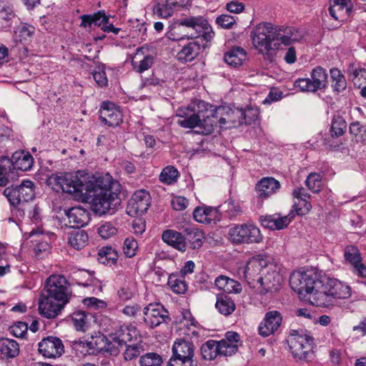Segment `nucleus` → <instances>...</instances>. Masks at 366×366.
<instances>
[{
	"label": "nucleus",
	"instance_id": "f257e3e1",
	"mask_svg": "<svg viewBox=\"0 0 366 366\" xmlns=\"http://www.w3.org/2000/svg\"><path fill=\"white\" fill-rule=\"evenodd\" d=\"M46 182L56 192L91 197L92 209L99 215L114 209L120 203L119 184L114 182L109 174L94 175L85 171H78L75 176L53 174Z\"/></svg>",
	"mask_w": 366,
	"mask_h": 366
},
{
	"label": "nucleus",
	"instance_id": "f03ea898",
	"mask_svg": "<svg viewBox=\"0 0 366 366\" xmlns=\"http://www.w3.org/2000/svg\"><path fill=\"white\" fill-rule=\"evenodd\" d=\"M224 110V107H217L203 100H197L187 108L177 110V123L186 129L197 128V132L199 134H210L217 124L221 128H227L224 127L227 123L235 122L232 117L234 114V111L227 112L226 117H219Z\"/></svg>",
	"mask_w": 366,
	"mask_h": 366
},
{
	"label": "nucleus",
	"instance_id": "7ed1b4c3",
	"mask_svg": "<svg viewBox=\"0 0 366 366\" xmlns=\"http://www.w3.org/2000/svg\"><path fill=\"white\" fill-rule=\"evenodd\" d=\"M182 26L191 28L195 31L194 35H184L192 41L179 45L180 49L177 53V59L185 63L193 61L199 55L201 48L204 47L203 41H211L214 36V32L207 19L204 16H189L179 20L177 25L172 27L167 33L168 38L173 41H182L184 39V36H180L177 34Z\"/></svg>",
	"mask_w": 366,
	"mask_h": 366
},
{
	"label": "nucleus",
	"instance_id": "20e7f679",
	"mask_svg": "<svg viewBox=\"0 0 366 366\" xmlns=\"http://www.w3.org/2000/svg\"><path fill=\"white\" fill-rule=\"evenodd\" d=\"M252 44L264 57L273 61L281 44L289 46L302 38L300 31L294 27L277 28L269 23H262L251 33Z\"/></svg>",
	"mask_w": 366,
	"mask_h": 366
},
{
	"label": "nucleus",
	"instance_id": "39448f33",
	"mask_svg": "<svg viewBox=\"0 0 366 366\" xmlns=\"http://www.w3.org/2000/svg\"><path fill=\"white\" fill-rule=\"evenodd\" d=\"M114 325L108 336H99L95 340L83 344V347H88L87 352L94 354L96 352L105 351L117 355L121 347L134 340H137L139 332L135 327L119 323Z\"/></svg>",
	"mask_w": 366,
	"mask_h": 366
},
{
	"label": "nucleus",
	"instance_id": "423d86ee",
	"mask_svg": "<svg viewBox=\"0 0 366 366\" xmlns=\"http://www.w3.org/2000/svg\"><path fill=\"white\" fill-rule=\"evenodd\" d=\"M352 295V288L347 283L336 278L327 277L322 280V287L315 296H312L317 307L332 305L334 299H348Z\"/></svg>",
	"mask_w": 366,
	"mask_h": 366
},
{
	"label": "nucleus",
	"instance_id": "0eeeda50",
	"mask_svg": "<svg viewBox=\"0 0 366 366\" xmlns=\"http://www.w3.org/2000/svg\"><path fill=\"white\" fill-rule=\"evenodd\" d=\"M290 285L300 298L306 300L315 305L312 296H315L318 293L320 288L322 287V280L312 274L296 271L290 275Z\"/></svg>",
	"mask_w": 366,
	"mask_h": 366
},
{
	"label": "nucleus",
	"instance_id": "6e6552de",
	"mask_svg": "<svg viewBox=\"0 0 366 366\" xmlns=\"http://www.w3.org/2000/svg\"><path fill=\"white\" fill-rule=\"evenodd\" d=\"M287 342L294 358L307 360L312 357L315 341L310 332L303 329L291 330Z\"/></svg>",
	"mask_w": 366,
	"mask_h": 366
},
{
	"label": "nucleus",
	"instance_id": "1a4fd4ad",
	"mask_svg": "<svg viewBox=\"0 0 366 366\" xmlns=\"http://www.w3.org/2000/svg\"><path fill=\"white\" fill-rule=\"evenodd\" d=\"M228 239L234 244L259 243L263 239L260 229L254 224H236L227 232Z\"/></svg>",
	"mask_w": 366,
	"mask_h": 366
},
{
	"label": "nucleus",
	"instance_id": "9d476101",
	"mask_svg": "<svg viewBox=\"0 0 366 366\" xmlns=\"http://www.w3.org/2000/svg\"><path fill=\"white\" fill-rule=\"evenodd\" d=\"M194 345L192 342L179 338L172 346V356L167 366H197L194 358Z\"/></svg>",
	"mask_w": 366,
	"mask_h": 366
},
{
	"label": "nucleus",
	"instance_id": "9b49d317",
	"mask_svg": "<svg viewBox=\"0 0 366 366\" xmlns=\"http://www.w3.org/2000/svg\"><path fill=\"white\" fill-rule=\"evenodd\" d=\"M42 294L65 304L69 303L71 297L69 284L61 274H52L47 278Z\"/></svg>",
	"mask_w": 366,
	"mask_h": 366
},
{
	"label": "nucleus",
	"instance_id": "f8f14e48",
	"mask_svg": "<svg viewBox=\"0 0 366 366\" xmlns=\"http://www.w3.org/2000/svg\"><path fill=\"white\" fill-rule=\"evenodd\" d=\"M328 85V75L325 69L317 66L312 69L310 78H300L295 80L294 86L302 92L315 93L325 89Z\"/></svg>",
	"mask_w": 366,
	"mask_h": 366
},
{
	"label": "nucleus",
	"instance_id": "ddd939ff",
	"mask_svg": "<svg viewBox=\"0 0 366 366\" xmlns=\"http://www.w3.org/2000/svg\"><path fill=\"white\" fill-rule=\"evenodd\" d=\"M3 194L12 206L17 207L21 202L33 199L35 195V184L29 179H24L15 187H6Z\"/></svg>",
	"mask_w": 366,
	"mask_h": 366
},
{
	"label": "nucleus",
	"instance_id": "4468645a",
	"mask_svg": "<svg viewBox=\"0 0 366 366\" xmlns=\"http://www.w3.org/2000/svg\"><path fill=\"white\" fill-rule=\"evenodd\" d=\"M267 267V259L264 255L259 254L249 259L245 267L239 270V273L242 274L249 285H253L261 277L259 276L261 271Z\"/></svg>",
	"mask_w": 366,
	"mask_h": 366
},
{
	"label": "nucleus",
	"instance_id": "2eb2a0df",
	"mask_svg": "<svg viewBox=\"0 0 366 366\" xmlns=\"http://www.w3.org/2000/svg\"><path fill=\"white\" fill-rule=\"evenodd\" d=\"M189 0H152L153 14L160 19L172 16L175 10L186 6Z\"/></svg>",
	"mask_w": 366,
	"mask_h": 366
},
{
	"label": "nucleus",
	"instance_id": "dca6fc26",
	"mask_svg": "<svg viewBox=\"0 0 366 366\" xmlns=\"http://www.w3.org/2000/svg\"><path fill=\"white\" fill-rule=\"evenodd\" d=\"M143 313L144 322L152 328L170 320L168 311L160 305L150 304L144 308Z\"/></svg>",
	"mask_w": 366,
	"mask_h": 366
},
{
	"label": "nucleus",
	"instance_id": "f3484780",
	"mask_svg": "<svg viewBox=\"0 0 366 366\" xmlns=\"http://www.w3.org/2000/svg\"><path fill=\"white\" fill-rule=\"evenodd\" d=\"M38 350L44 357L55 359L61 356L64 347L59 338L49 336L39 342Z\"/></svg>",
	"mask_w": 366,
	"mask_h": 366
},
{
	"label": "nucleus",
	"instance_id": "a211bd4d",
	"mask_svg": "<svg viewBox=\"0 0 366 366\" xmlns=\"http://www.w3.org/2000/svg\"><path fill=\"white\" fill-rule=\"evenodd\" d=\"M66 305L41 293L39 300V313L46 318L53 319L61 313Z\"/></svg>",
	"mask_w": 366,
	"mask_h": 366
},
{
	"label": "nucleus",
	"instance_id": "6ab92c4d",
	"mask_svg": "<svg viewBox=\"0 0 366 366\" xmlns=\"http://www.w3.org/2000/svg\"><path fill=\"white\" fill-rule=\"evenodd\" d=\"M99 114L102 122L109 127H117L122 122V114L119 107L112 102H103Z\"/></svg>",
	"mask_w": 366,
	"mask_h": 366
},
{
	"label": "nucleus",
	"instance_id": "aec40b11",
	"mask_svg": "<svg viewBox=\"0 0 366 366\" xmlns=\"http://www.w3.org/2000/svg\"><path fill=\"white\" fill-rule=\"evenodd\" d=\"M282 321V317L278 311L274 310L267 312L258 327L259 334L264 337L274 334L280 327Z\"/></svg>",
	"mask_w": 366,
	"mask_h": 366
},
{
	"label": "nucleus",
	"instance_id": "412c9836",
	"mask_svg": "<svg viewBox=\"0 0 366 366\" xmlns=\"http://www.w3.org/2000/svg\"><path fill=\"white\" fill-rule=\"evenodd\" d=\"M280 188L279 181L273 177H263L257 182L255 192L259 201L262 202L277 193Z\"/></svg>",
	"mask_w": 366,
	"mask_h": 366
},
{
	"label": "nucleus",
	"instance_id": "4be33fe9",
	"mask_svg": "<svg viewBox=\"0 0 366 366\" xmlns=\"http://www.w3.org/2000/svg\"><path fill=\"white\" fill-rule=\"evenodd\" d=\"M154 63V57L149 54L147 46H142L137 49L132 60L133 69L138 73H142L148 70Z\"/></svg>",
	"mask_w": 366,
	"mask_h": 366
},
{
	"label": "nucleus",
	"instance_id": "5701e85b",
	"mask_svg": "<svg viewBox=\"0 0 366 366\" xmlns=\"http://www.w3.org/2000/svg\"><path fill=\"white\" fill-rule=\"evenodd\" d=\"M220 347V355L231 356L235 354L240 345L242 341L240 335L234 331L227 332L224 338L218 341Z\"/></svg>",
	"mask_w": 366,
	"mask_h": 366
},
{
	"label": "nucleus",
	"instance_id": "b1692460",
	"mask_svg": "<svg viewBox=\"0 0 366 366\" xmlns=\"http://www.w3.org/2000/svg\"><path fill=\"white\" fill-rule=\"evenodd\" d=\"M294 217V212L292 211L288 215L281 216L280 214H274L261 216L259 219L264 227L272 230H280L287 227Z\"/></svg>",
	"mask_w": 366,
	"mask_h": 366
},
{
	"label": "nucleus",
	"instance_id": "393cba45",
	"mask_svg": "<svg viewBox=\"0 0 366 366\" xmlns=\"http://www.w3.org/2000/svg\"><path fill=\"white\" fill-rule=\"evenodd\" d=\"M92 315L82 310H75L67 318V322L78 332H85L91 325Z\"/></svg>",
	"mask_w": 366,
	"mask_h": 366
},
{
	"label": "nucleus",
	"instance_id": "a878e982",
	"mask_svg": "<svg viewBox=\"0 0 366 366\" xmlns=\"http://www.w3.org/2000/svg\"><path fill=\"white\" fill-rule=\"evenodd\" d=\"M292 197L297 199L293 204V210L297 215H305L307 214L312 209V204L307 202V199L310 195L305 192L303 187H299L293 190Z\"/></svg>",
	"mask_w": 366,
	"mask_h": 366
},
{
	"label": "nucleus",
	"instance_id": "bb28decb",
	"mask_svg": "<svg viewBox=\"0 0 366 366\" xmlns=\"http://www.w3.org/2000/svg\"><path fill=\"white\" fill-rule=\"evenodd\" d=\"M149 194L144 189L137 191L129 200L127 209L128 214L134 212L135 214L143 213L148 209Z\"/></svg>",
	"mask_w": 366,
	"mask_h": 366
},
{
	"label": "nucleus",
	"instance_id": "cd10ccee",
	"mask_svg": "<svg viewBox=\"0 0 366 366\" xmlns=\"http://www.w3.org/2000/svg\"><path fill=\"white\" fill-rule=\"evenodd\" d=\"M66 214L70 227L80 228L89 221V212L80 207L71 208L66 212Z\"/></svg>",
	"mask_w": 366,
	"mask_h": 366
},
{
	"label": "nucleus",
	"instance_id": "c85d7f7f",
	"mask_svg": "<svg viewBox=\"0 0 366 366\" xmlns=\"http://www.w3.org/2000/svg\"><path fill=\"white\" fill-rule=\"evenodd\" d=\"M10 162H12V168L14 169L29 171L34 164V158L29 152L19 150L12 154Z\"/></svg>",
	"mask_w": 366,
	"mask_h": 366
},
{
	"label": "nucleus",
	"instance_id": "c756f323",
	"mask_svg": "<svg viewBox=\"0 0 366 366\" xmlns=\"http://www.w3.org/2000/svg\"><path fill=\"white\" fill-rule=\"evenodd\" d=\"M352 9L351 0H331L329 12L331 16L338 20L350 16Z\"/></svg>",
	"mask_w": 366,
	"mask_h": 366
},
{
	"label": "nucleus",
	"instance_id": "7c9ffc66",
	"mask_svg": "<svg viewBox=\"0 0 366 366\" xmlns=\"http://www.w3.org/2000/svg\"><path fill=\"white\" fill-rule=\"evenodd\" d=\"M247 59V51L240 46H232L224 55V61L234 68L242 66Z\"/></svg>",
	"mask_w": 366,
	"mask_h": 366
},
{
	"label": "nucleus",
	"instance_id": "2f4dec72",
	"mask_svg": "<svg viewBox=\"0 0 366 366\" xmlns=\"http://www.w3.org/2000/svg\"><path fill=\"white\" fill-rule=\"evenodd\" d=\"M162 240L168 245L181 252L186 250L185 237L179 232L173 229H167L163 232Z\"/></svg>",
	"mask_w": 366,
	"mask_h": 366
},
{
	"label": "nucleus",
	"instance_id": "473e14b6",
	"mask_svg": "<svg viewBox=\"0 0 366 366\" xmlns=\"http://www.w3.org/2000/svg\"><path fill=\"white\" fill-rule=\"evenodd\" d=\"M20 349L19 343L12 339H0V359L9 360L17 357Z\"/></svg>",
	"mask_w": 366,
	"mask_h": 366
},
{
	"label": "nucleus",
	"instance_id": "72a5a7b5",
	"mask_svg": "<svg viewBox=\"0 0 366 366\" xmlns=\"http://www.w3.org/2000/svg\"><path fill=\"white\" fill-rule=\"evenodd\" d=\"M282 276L278 272L274 270L267 271L264 277L257 279V282H259L262 286L267 291H277L280 289L282 283Z\"/></svg>",
	"mask_w": 366,
	"mask_h": 366
},
{
	"label": "nucleus",
	"instance_id": "f704fd0d",
	"mask_svg": "<svg viewBox=\"0 0 366 366\" xmlns=\"http://www.w3.org/2000/svg\"><path fill=\"white\" fill-rule=\"evenodd\" d=\"M217 217V209L205 205L196 207L193 212L194 219L200 223L210 224L215 221Z\"/></svg>",
	"mask_w": 366,
	"mask_h": 366
},
{
	"label": "nucleus",
	"instance_id": "c9c22d12",
	"mask_svg": "<svg viewBox=\"0 0 366 366\" xmlns=\"http://www.w3.org/2000/svg\"><path fill=\"white\" fill-rule=\"evenodd\" d=\"M15 173L10 159L3 157L0 160V187H4L10 181H13L15 179Z\"/></svg>",
	"mask_w": 366,
	"mask_h": 366
},
{
	"label": "nucleus",
	"instance_id": "e433bc0d",
	"mask_svg": "<svg viewBox=\"0 0 366 366\" xmlns=\"http://www.w3.org/2000/svg\"><path fill=\"white\" fill-rule=\"evenodd\" d=\"M331 78V87L332 92L337 94L346 90L347 83L345 75L337 68H332L330 70Z\"/></svg>",
	"mask_w": 366,
	"mask_h": 366
},
{
	"label": "nucleus",
	"instance_id": "4c0bfd02",
	"mask_svg": "<svg viewBox=\"0 0 366 366\" xmlns=\"http://www.w3.org/2000/svg\"><path fill=\"white\" fill-rule=\"evenodd\" d=\"M215 307L222 315L228 316L235 310L236 305L230 297L221 294L217 296Z\"/></svg>",
	"mask_w": 366,
	"mask_h": 366
},
{
	"label": "nucleus",
	"instance_id": "58836bf2",
	"mask_svg": "<svg viewBox=\"0 0 366 366\" xmlns=\"http://www.w3.org/2000/svg\"><path fill=\"white\" fill-rule=\"evenodd\" d=\"M201 356L205 360H213L220 355V347L218 341L209 340L204 342L200 348Z\"/></svg>",
	"mask_w": 366,
	"mask_h": 366
},
{
	"label": "nucleus",
	"instance_id": "ea45409f",
	"mask_svg": "<svg viewBox=\"0 0 366 366\" xmlns=\"http://www.w3.org/2000/svg\"><path fill=\"white\" fill-rule=\"evenodd\" d=\"M88 239L89 237L85 231H72L68 236V244L76 250H81L86 246Z\"/></svg>",
	"mask_w": 366,
	"mask_h": 366
},
{
	"label": "nucleus",
	"instance_id": "a19ab883",
	"mask_svg": "<svg viewBox=\"0 0 366 366\" xmlns=\"http://www.w3.org/2000/svg\"><path fill=\"white\" fill-rule=\"evenodd\" d=\"M167 285L172 291L176 294H184L188 289L184 277L177 272L169 274Z\"/></svg>",
	"mask_w": 366,
	"mask_h": 366
},
{
	"label": "nucleus",
	"instance_id": "79ce46f5",
	"mask_svg": "<svg viewBox=\"0 0 366 366\" xmlns=\"http://www.w3.org/2000/svg\"><path fill=\"white\" fill-rule=\"evenodd\" d=\"M186 234L185 239H187L192 249H199L203 244L204 239V232L195 227H187L184 229Z\"/></svg>",
	"mask_w": 366,
	"mask_h": 366
},
{
	"label": "nucleus",
	"instance_id": "37998d69",
	"mask_svg": "<svg viewBox=\"0 0 366 366\" xmlns=\"http://www.w3.org/2000/svg\"><path fill=\"white\" fill-rule=\"evenodd\" d=\"M344 259L347 264L351 267L362 261V254L360 249L355 245L350 244L345 247Z\"/></svg>",
	"mask_w": 366,
	"mask_h": 366
},
{
	"label": "nucleus",
	"instance_id": "c03bdc74",
	"mask_svg": "<svg viewBox=\"0 0 366 366\" xmlns=\"http://www.w3.org/2000/svg\"><path fill=\"white\" fill-rule=\"evenodd\" d=\"M348 75L354 85L358 88L366 84V69L351 66L348 69Z\"/></svg>",
	"mask_w": 366,
	"mask_h": 366
},
{
	"label": "nucleus",
	"instance_id": "a18cd8bd",
	"mask_svg": "<svg viewBox=\"0 0 366 366\" xmlns=\"http://www.w3.org/2000/svg\"><path fill=\"white\" fill-rule=\"evenodd\" d=\"M178 170L173 166L164 167L159 174V181L166 184H172L177 181L179 177Z\"/></svg>",
	"mask_w": 366,
	"mask_h": 366
},
{
	"label": "nucleus",
	"instance_id": "49530a36",
	"mask_svg": "<svg viewBox=\"0 0 366 366\" xmlns=\"http://www.w3.org/2000/svg\"><path fill=\"white\" fill-rule=\"evenodd\" d=\"M305 184L310 191L318 193L322 186V176L317 173H311L307 177Z\"/></svg>",
	"mask_w": 366,
	"mask_h": 366
},
{
	"label": "nucleus",
	"instance_id": "de8ad7c7",
	"mask_svg": "<svg viewBox=\"0 0 366 366\" xmlns=\"http://www.w3.org/2000/svg\"><path fill=\"white\" fill-rule=\"evenodd\" d=\"M162 362L161 356L155 352H148L142 355L139 360L141 366H159Z\"/></svg>",
	"mask_w": 366,
	"mask_h": 366
},
{
	"label": "nucleus",
	"instance_id": "09e8293b",
	"mask_svg": "<svg viewBox=\"0 0 366 366\" xmlns=\"http://www.w3.org/2000/svg\"><path fill=\"white\" fill-rule=\"evenodd\" d=\"M92 76L97 84L100 87L106 86L108 84L105 67L103 64H99L96 66L95 69L92 71Z\"/></svg>",
	"mask_w": 366,
	"mask_h": 366
},
{
	"label": "nucleus",
	"instance_id": "8fccbe9b",
	"mask_svg": "<svg viewBox=\"0 0 366 366\" xmlns=\"http://www.w3.org/2000/svg\"><path fill=\"white\" fill-rule=\"evenodd\" d=\"M347 124L345 121L340 117H335L332 119L331 125V134L332 137H340L345 132Z\"/></svg>",
	"mask_w": 366,
	"mask_h": 366
},
{
	"label": "nucleus",
	"instance_id": "3c124183",
	"mask_svg": "<svg viewBox=\"0 0 366 366\" xmlns=\"http://www.w3.org/2000/svg\"><path fill=\"white\" fill-rule=\"evenodd\" d=\"M99 235L104 239L115 235L117 232V227L111 222H104L97 229Z\"/></svg>",
	"mask_w": 366,
	"mask_h": 366
},
{
	"label": "nucleus",
	"instance_id": "603ef678",
	"mask_svg": "<svg viewBox=\"0 0 366 366\" xmlns=\"http://www.w3.org/2000/svg\"><path fill=\"white\" fill-rule=\"evenodd\" d=\"M15 16L10 0H0V19L10 20Z\"/></svg>",
	"mask_w": 366,
	"mask_h": 366
},
{
	"label": "nucleus",
	"instance_id": "864d4df0",
	"mask_svg": "<svg viewBox=\"0 0 366 366\" xmlns=\"http://www.w3.org/2000/svg\"><path fill=\"white\" fill-rule=\"evenodd\" d=\"M138 249L137 242L133 237H128L124 242L123 252L127 257H133Z\"/></svg>",
	"mask_w": 366,
	"mask_h": 366
},
{
	"label": "nucleus",
	"instance_id": "5fc2aeb1",
	"mask_svg": "<svg viewBox=\"0 0 366 366\" xmlns=\"http://www.w3.org/2000/svg\"><path fill=\"white\" fill-rule=\"evenodd\" d=\"M143 351L141 344L127 345V349L124 352V359L126 360H132L138 357Z\"/></svg>",
	"mask_w": 366,
	"mask_h": 366
},
{
	"label": "nucleus",
	"instance_id": "6e6d98bb",
	"mask_svg": "<svg viewBox=\"0 0 366 366\" xmlns=\"http://www.w3.org/2000/svg\"><path fill=\"white\" fill-rule=\"evenodd\" d=\"M99 255L112 264H114L118 259L117 252L112 247H102L99 251Z\"/></svg>",
	"mask_w": 366,
	"mask_h": 366
},
{
	"label": "nucleus",
	"instance_id": "4d7b16f0",
	"mask_svg": "<svg viewBox=\"0 0 366 366\" xmlns=\"http://www.w3.org/2000/svg\"><path fill=\"white\" fill-rule=\"evenodd\" d=\"M34 27L27 24H22L19 26L15 33L20 38V41L29 38L34 32Z\"/></svg>",
	"mask_w": 366,
	"mask_h": 366
},
{
	"label": "nucleus",
	"instance_id": "13d9d810",
	"mask_svg": "<svg viewBox=\"0 0 366 366\" xmlns=\"http://www.w3.org/2000/svg\"><path fill=\"white\" fill-rule=\"evenodd\" d=\"M82 303L88 308L92 310L104 309L107 306L106 302L94 297L83 299Z\"/></svg>",
	"mask_w": 366,
	"mask_h": 366
},
{
	"label": "nucleus",
	"instance_id": "bf43d9fd",
	"mask_svg": "<svg viewBox=\"0 0 366 366\" xmlns=\"http://www.w3.org/2000/svg\"><path fill=\"white\" fill-rule=\"evenodd\" d=\"M28 325L24 322H17L10 327V332L16 337H23L28 330Z\"/></svg>",
	"mask_w": 366,
	"mask_h": 366
},
{
	"label": "nucleus",
	"instance_id": "052dcab7",
	"mask_svg": "<svg viewBox=\"0 0 366 366\" xmlns=\"http://www.w3.org/2000/svg\"><path fill=\"white\" fill-rule=\"evenodd\" d=\"M216 22L222 28L230 29L235 24V19L228 14H222L218 16L216 19Z\"/></svg>",
	"mask_w": 366,
	"mask_h": 366
},
{
	"label": "nucleus",
	"instance_id": "680f3d73",
	"mask_svg": "<svg viewBox=\"0 0 366 366\" xmlns=\"http://www.w3.org/2000/svg\"><path fill=\"white\" fill-rule=\"evenodd\" d=\"M171 204L174 210L182 211L187 207L189 201L184 197L177 196L172 198Z\"/></svg>",
	"mask_w": 366,
	"mask_h": 366
},
{
	"label": "nucleus",
	"instance_id": "e2e57ef3",
	"mask_svg": "<svg viewBox=\"0 0 366 366\" xmlns=\"http://www.w3.org/2000/svg\"><path fill=\"white\" fill-rule=\"evenodd\" d=\"M109 16L106 15L104 11H99L97 13L93 14V23L94 25L103 28L105 24H108Z\"/></svg>",
	"mask_w": 366,
	"mask_h": 366
},
{
	"label": "nucleus",
	"instance_id": "0e129e2a",
	"mask_svg": "<svg viewBox=\"0 0 366 366\" xmlns=\"http://www.w3.org/2000/svg\"><path fill=\"white\" fill-rule=\"evenodd\" d=\"M34 242H36V244L34 250L36 256H41L49 252L50 246L46 241L41 239L34 240Z\"/></svg>",
	"mask_w": 366,
	"mask_h": 366
},
{
	"label": "nucleus",
	"instance_id": "69168bd1",
	"mask_svg": "<svg viewBox=\"0 0 366 366\" xmlns=\"http://www.w3.org/2000/svg\"><path fill=\"white\" fill-rule=\"evenodd\" d=\"M142 307L137 304L125 306L122 309V313L129 317H136L140 314Z\"/></svg>",
	"mask_w": 366,
	"mask_h": 366
},
{
	"label": "nucleus",
	"instance_id": "338daca9",
	"mask_svg": "<svg viewBox=\"0 0 366 366\" xmlns=\"http://www.w3.org/2000/svg\"><path fill=\"white\" fill-rule=\"evenodd\" d=\"M224 292L227 293H239L242 291L241 285L236 280L228 277Z\"/></svg>",
	"mask_w": 366,
	"mask_h": 366
},
{
	"label": "nucleus",
	"instance_id": "774afa93",
	"mask_svg": "<svg viewBox=\"0 0 366 366\" xmlns=\"http://www.w3.org/2000/svg\"><path fill=\"white\" fill-rule=\"evenodd\" d=\"M351 271L353 274L361 278L366 277V265L360 261V263H357L352 266Z\"/></svg>",
	"mask_w": 366,
	"mask_h": 366
}]
</instances>
